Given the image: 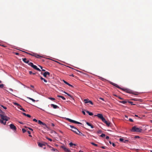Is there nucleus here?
<instances>
[{"instance_id": "f257e3e1", "label": "nucleus", "mask_w": 152, "mask_h": 152, "mask_svg": "<svg viewBox=\"0 0 152 152\" xmlns=\"http://www.w3.org/2000/svg\"><path fill=\"white\" fill-rule=\"evenodd\" d=\"M142 129L137 127L136 126H134L132 127V131L133 132H141L142 131Z\"/></svg>"}, {"instance_id": "f03ea898", "label": "nucleus", "mask_w": 152, "mask_h": 152, "mask_svg": "<svg viewBox=\"0 0 152 152\" xmlns=\"http://www.w3.org/2000/svg\"><path fill=\"white\" fill-rule=\"evenodd\" d=\"M38 145L41 147H42L44 149L46 148V145H47V144L45 142H38Z\"/></svg>"}, {"instance_id": "7ed1b4c3", "label": "nucleus", "mask_w": 152, "mask_h": 152, "mask_svg": "<svg viewBox=\"0 0 152 152\" xmlns=\"http://www.w3.org/2000/svg\"><path fill=\"white\" fill-rule=\"evenodd\" d=\"M29 65L31 66V67H32L34 69L36 70L39 71H41V70L39 69L36 66L34 65L33 64L32 62L29 63Z\"/></svg>"}, {"instance_id": "20e7f679", "label": "nucleus", "mask_w": 152, "mask_h": 152, "mask_svg": "<svg viewBox=\"0 0 152 152\" xmlns=\"http://www.w3.org/2000/svg\"><path fill=\"white\" fill-rule=\"evenodd\" d=\"M0 116L1 117V118L3 120L5 121H8L9 120L10 118L7 117L6 116L4 115L1 114H0Z\"/></svg>"}, {"instance_id": "39448f33", "label": "nucleus", "mask_w": 152, "mask_h": 152, "mask_svg": "<svg viewBox=\"0 0 152 152\" xmlns=\"http://www.w3.org/2000/svg\"><path fill=\"white\" fill-rule=\"evenodd\" d=\"M72 130L76 134L78 135H81V134H82V133L79 131V130L75 127L74 128V129H72Z\"/></svg>"}, {"instance_id": "423d86ee", "label": "nucleus", "mask_w": 152, "mask_h": 152, "mask_svg": "<svg viewBox=\"0 0 152 152\" xmlns=\"http://www.w3.org/2000/svg\"><path fill=\"white\" fill-rule=\"evenodd\" d=\"M121 90L124 91L126 92L127 93L129 94H136L134 93L132 91L128 89H123L122 88Z\"/></svg>"}, {"instance_id": "0eeeda50", "label": "nucleus", "mask_w": 152, "mask_h": 152, "mask_svg": "<svg viewBox=\"0 0 152 152\" xmlns=\"http://www.w3.org/2000/svg\"><path fill=\"white\" fill-rule=\"evenodd\" d=\"M94 116L98 117L102 121L104 119L102 115L101 114H98L97 115H94Z\"/></svg>"}, {"instance_id": "6e6552de", "label": "nucleus", "mask_w": 152, "mask_h": 152, "mask_svg": "<svg viewBox=\"0 0 152 152\" xmlns=\"http://www.w3.org/2000/svg\"><path fill=\"white\" fill-rule=\"evenodd\" d=\"M10 129L14 132L16 131L17 129L16 127L13 124H10Z\"/></svg>"}, {"instance_id": "1a4fd4ad", "label": "nucleus", "mask_w": 152, "mask_h": 152, "mask_svg": "<svg viewBox=\"0 0 152 152\" xmlns=\"http://www.w3.org/2000/svg\"><path fill=\"white\" fill-rule=\"evenodd\" d=\"M67 119L68 120V121H69L70 122H72V123H74L78 124H82L80 123V122H77V121H75L72 120V119H70L68 118Z\"/></svg>"}, {"instance_id": "9d476101", "label": "nucleus", "mask_w": 152, "mask_h": 152, "mask_svg": "<svg viewBox=\"0 0 152 152\" xmlns=\"http://www.w3.org/2000/svg\"><path fill=\"white\" fill-rule=\"evenodd\" d=\"M61 148L63 149L65 152H71L69 149L66 148L64 145L61 146Z\"/></svg>"}, {"instance_id": "9b49d317", "label": "nucleus", "mask_w": 152, "mask_h": 152, "mask_svg": "<svg viewBox=\"0 0 152 152\" xmlns=\"http://www.w3.org/2000/svg\"><path fill=\"white\" fill-rule=\"evenodd\" d=\"M102 121L105 123L107 126H109L110 124V122L109 121H106L104 118Z\"/></svg>"}, {"instance_id": "f8f14e48", "label": "nucleus", "mask_w": 152, "mask_h": 152, "mask_svg": "<svg viewBox=\"0 0 152 152\" xmlns=\"http://www.w3.org/2000/svg\"><path fill=\"white\" fill-rule=\"evenodd\" d=\"M50 106L51 107H53L54 109H57L59 108V107L58 106L53 104H51Z\"/></svg>"}, {"instance_id": "ddd939ff", "label": "nucleus", "mask_w": 152, "mask_h": 152, "mask_svg": "<svg viewBox=\"0 0 152 152\" xmlns=\"http://www.w3.org/2000/svg\"><path fill=\"white\" fill-rule=\"evenodd\" d=\"M22 60L24 63L28 64V65L29 63H30L29 62V61L27 60V59L26 58H22Z\"/></svg>"}, {"instance_id": "4468645a", "label": "nucleus", "mask_w": 152, "mask_h": 152, "mask_svg": "<svg viewBox=\"0 0 152 152\" xmlns=\"http://www.w3.org/2000/svg\"><path fill=\"white\" fill-rule=\"evenodd\" d=\"M110 83L111 84L113 85L114 86H115L116 87H117L119 89H121L122 88H120L117 84H115V83H114L112 82H111Z\"/></svg>"}, {"instance_id": "2eb2a0df", "label": "nucleus", "mask_w": 152, "mask_h": 152, "mask_svg": "<svg viewBox=\"0 0 152 152\" xmlns=\"http://www.w3.org/2000/svg\"><path fill=\"white\" fill-rule=\"evenodd\" d=\"M48 148H49L50 150L52 151H58L56 150V149L51 147V146L50 145H48Z\"/></svg>"}, {"instance_id": "dca6fc26", "label": "nucleus", "mask_w": 152, "mask_h": 152, "mask_svg": "<svg viewBox=\"0 0 152 152\" xmlns=\"http://www.w3.org/2000/svg\"><path fill=\"white\" fill-rule=\"evenodd\" d=\"M48 123L49 126H52L54 127L55 126L54 124L53 123L51 122V121H48Z\"/></svg>"}, {"instance_id": "f3484780", "label": "nucleus", "mask_w": 152, "mask_h": 152, "mask_svg": "<svg viewBox=\"0 0 152 152\" xmlns=\"http://www.w3.org/2000/svg\"><path fill=\"white\" fill-rule=\"evenodd\" d=\"M119 140L121 142H123L125 143H126L127 142H128L129 141L128 140H126L125 141H124V139L122 138H120Z\"/></svg>"}, {"instance_id": "a211bd4d", "label": "nucleus", "mask_w": 152, "mask_h": 152, "mask_svg": "<svg viewBox=\"0 0 152 152\" xmlns=\"http://www.w3.org/2000/svg\"><path fill=\"white\" fill-rule=\"evenodd\" d=\"M34 55H33V56H35L36 58H39L40 57H42L41 56H39L37 54L34 53Z\"/></svg>"}, {"instance_id": "6ab92c4d", "label": "nucleus", "mask_w": 152, "mask_h": 152, "mask_svg": "<svg viewBox=\"0 0 152 152\" xmlns=\"http://www.w3.org/2000/svg\"><path fill=\"white\" fill-rule=\"evenodd\" d=\"M86 124L88 126H90L91 128L93 129L94 128V126H93V125L90 124V123L88 122H86Z\"/></svg>"}, {"instance_id": "aec40b11", "label": "nucleus", "mask_w": 152, "mask_h": 152, "mask_svg": "<svg viewBox=\"0 0 152 152\" xmlns=\"http://www.w3.org/2000/svg\"><path fill=\"white\" fill-rule=\"evenodd\" d=\"M64 92L65 94H67L68 96H70L71 98L73 99L74 100V99L73 98V96L71 95H70V94H69L65 92V91H64Z\"/></svg>"}, {"instance_id": "412c9836", "label": "nucleus", "mask_w": 152, "mask_h": 152, "mask_svg": "<svg viewBox=\"0 0 152 152\" xmlns=\"http://www.w3.org/2000/svg\"><path fill=\"white\" fill-rule=\"evenodd\" d=\"M2 119H0V122L2 124H4L5 125L6 124V121H4Z\"/></svg>"}, {"instance_id": "4be33fe9", "label": "nucleus", "mask_w": 152, "mask_h": 152, "mask_svg": "<svg viewBox=\"0 0 152 152\" xmlns=\"http://www.w3.org/2000/svg\"><path fill=\"white\" fill-rule=\"evenodd\" d=\"M41 74H43V75L45 77H46L47 76V75H48V72H45L44 73H42V72H41Z\"/></svg>"}, {"instance_id": "5701e85b", "label": "nucleus", "mask_w": 152, "mask_h": 152, "mask_svg": "<svg viewBox=\"0 0 152 152\" xmlns=\"http://www.w3.org/2000/svg\"><path fill=\"white\" fill-rule=\"evenodd\" d=\"M23 114L25 116H26L30 118L31 116L30 115L26 114L25 113H23Z\"/></svg>"}, {"instance_id": "b1692460", "label": "nucleus", "mask_w": 152, "mask_h": 152, "mask_svg": "<svg viewBox=\"0 0 152 152\" xmlns=\"http://www.w3.org/2000/svg\"><path fill=\"white\" fill-rule=\"evenodd\" d=\"M42 127L45 129H46V128H48V127L47 125L44 123V124H42Z\"/></svg>"}, {"instance_id": "393cba45", "label": "nucleus", "mask_w": 152, "mask_h": 152, "mask_svg": "<svg viewBox=\"0 0 152 152\" xmlns=\"http://www.w3.org/2000/svg\"><path fill=\"white\" fill-rule=\"evenodd\" d=\"M57 96L58 97H60V98H61L64 100H65L66 99L65 98L64 96H60V95H58Z\"/></svg>"}, {"instance_id": "a878e982", "label": "nucleus", "mask_w": 152, "mask_h": 152, "mask_svg": "<svg viewBox=\"0 0 152 152\" xmlns=\"http://www.w3.org/2000/svg\"><path fill=\"white\" fill-rule=\"evenodd\" d=\"M88 101H89V100L88 99H86L84 100V101L85 103H88L89 102Z\"/></svg>"}, {"instance_id": "bb28decb", "label": "nucleus", "mask_w": 152, "mask_h": 152, "mask_svg": "<svg viewBox=\"0 0 152 152\" xmlns=\"http://www.w3.org/2000/svg\"><path fill=\"white\" fill-rule=\"evenodd\" d=\"M86 112L87 113H88L89 115H93V114L92 113L90 112H89V111H86Z\"/></svg>"}, {"instance_id": "cd10ccee", "label": "nucleus", "mask_w": 152, "mask_h": 152, "mask_svg": "<svg viewBox=\"0 0 152 152\" xmlns=\"http://www.w3.org/2000/svg\"><path fill=\"white\" fill-rule=\"evenodd\" d=\"M40 79H41L42 80H43V81H44L45 82V83H47V80H45V79H44V78H43L42 77H40Z\"/></svg>"}, {"instance_id": "c85d7f7f", "label": "nucleus", "mask_w": 152, "mask_h": 152, "mask_svg": "<svg viewBox=\"0 0 152 152\" xmlns=\"http://www.w3.org/2000/svg\"><path fill=\"white\" fill-rule=\"evenodd\" d=\"M38 123L41 125H42V124H44V123L42 122L40 120H39L38 121Z\"/></svg>"}, {"instance_id": "c756f323", "label": "nucleus", "mask_w": 152, "mask_h": 152, "mask_svg": "<svg viewBox=\"0 0 152 152\" xmlns=\"http://www.w3.org/2000/svg\"><path fill=\"white\" fill-rule=\"evenodd\" d=\"M48 99H49L53 101H54L55 100V99L53 98H52V97H49L48 98Z\"/></svg>"}, {"instance_id": "7c9ffc66", "label": "nucleus", "mask_w": 152, "mask_h": 152, "mask_svg": "<svg viewBox=\"0 0 152 152\" xmlns=\"http://www.w3.org/2000/svg\"><path fill=\"white\" fill-rule=\"evenodd\" d=\"M120 103H123V104H125L127 102L125 101H120Z\"/></svg>"}, {"instance_id": "2f4dec72", "label": "nucleus", "mask_w": 152, "mask_h": 152, "mask_svg": "<svg viewBox=\"0 0 152 152\" xmlns=\"http://www.w3.org/2000/svg\"><path fill=\"white\" fill-rule=\"evenodd\" d=\"M13 104L14 105H16L17 106V107H18V106H19V104L17 103H16V102H13Z\"/></svg>"}, {"instance_id": "473e14b6", "label": "nucleus", "mask_w": 152, "mask_h": 152, "mask_svg": "<svg viewBox=\"0 0 152 152\" xmlns=\"http://www.w3.org/2000/svg\"><path fill=\"white\" fill-rule=\"evenodd\" d=\"M29 74L30 75H31V74H33V75H35L36 73H33L31 71H30L29 72Z\"/></svg>"}, {"instance_id": "72a5a7b5", "label": "nucleus", "mask_w": 152, "mask_h": 152, "mask_svg": "<svg viewBox=\"0 0 152 152\" xmlns=\"http://www.w3.org/2000/svg\"><path fill=\"white\" fill-rule=\"evenodd\" d=\"M91 144H92V145L95 146H98V145L96 144L95 143H94V142H91Z\"/></svg>"}, {"instance_id": "f704fd0d", "label": "nucleus", "mask_w": 152, "mask_h": 152, "mask_svg": "<svg viewBox=\"0 0 152 152\" xmlns=\"http://www.w3.org/2000/svg\"><path fill=\"white\" fill-rule=\"evenodd\" d=\"M100 136L101 137H103L105 136V135L104 134H102L101 135H100Z\"/></svg>"}, {"instance_id": "c9c22d12", "label": "nucleus", "mask_w": 152, "mask_h": 152, "mask_svg": "<svg viewBox=\"0 0 152 152\" xmlns=\"http://www.w3.org/2000/svg\"><path fill=\"white\" fill-rule=\"evenodd\" d=\"M28 98L29 99L32 100L33 102H35V100L34 99H32L31 98H30V97H28Z\"/></svg>"}, {"instance_id": "e433bc0d", "label": "nucleus", "mask_w": 152, "mask_h": 152, "mask_svg": "<svg viewBox=\"0 0 152 152\" xmlns=\"http://www.w3.org/2000/svg\"><path fill=\"white\" fill-rule=\"evenodd\" d=\"M22 131L23 133H25L26 132V130L24 129H22Z\"/></svg>"}, {"instance_id": "4c0bfd02", "label": "nucleus", "mask_w": 152, "mask_h": 152, "mask_svg": "<svg viewBox=\"0 0 152 152\" xmlns=\"http://www.w3.org/2000/svg\"><path fill=\"white\" fill-rule=\"evenodd\" d=\"M88 103H89L90 104H91V105H93V102L89 100V101H88Z\"/></svg>"}, {"instance_id": "58836bf2", "label": "nucleus", "mask_w": 152, "mask_h": 152, "mask_svg": "<svg viewBox=\"0 0 152 152\" xmlns=\"http://www.w3.org/2000/svg\"><path fill=\"white\" fill-rule=\"evenodd\" d=\"M4 85L3 84H0V88H3L4 87Z\"/></svg>"}, {"instance_id": "ea45409f", "label": "nucleus", "mask_w": 152, "mask_h": 152, "mask_svg": "<svg viewBox=\"0 0 152 152\" xmlns=\"http://www.w3.org/2000/svg\"><path fill=\"white\" fill-rule=\"evenodd\" d=\"M102 132V131L101 130H99L98 131V133L99 134H101Z\"/></svg>"}, {"instance_id": "a19ab883", "label": "nucleus", "mask_w": 152, "mask_h": 152, "mask_svg": "<svg viewBox=\"0 0 152 152\" xmlns=\"http://www.w3.org/2000/svg\"><path fill=\"white\" fill-rule=\"evenodd\" d=\"M69 145L70 147H72V145H73V144L72 142H70L69 143Z\"/></svg>"}, {"instance_id": "79ce46f5", "label": "nucleus", "mask_w": 152, "mask_h": 152, "mask_svg": "<svg viewBox=\"0 0 152 152\" xmlns=\"http://www.w3.org/2000/svg\"><path fill=\"white\" fill-rule=\"evenodd\" d=\"M63 81L64 82V83L66 84L67 85L68 84V83L66 81H65V80H63Z\"/></svg>"}, {"instance_id": "37998d69", "label": "nucleus", "mask_w": 152, "mask_h": 152, "mask_svg": "<svg viewBox=\"0 0 152 152\" xmlns=\"http://www.w3.org/2000/svg\"><path fill=\"white\" fill-rule=\"evenodd\" d=\"M69 86L71 87H73V86L72 85H71L70 84H69L68 83V84H67Z\"/></svg>"}, {"instance_id": "c03bdc74", "label": "nucleus", "mask_w": 152, "mask_h": 152, "mask_svg": "<svg viewBox=\"0 0 152 152\" xmlns=\"http://www.w3.org/2000/svg\"><path fill=\"white\" fill-rule=\"evenodd\" d=\"M20 110H21L23 111H24V112L26 111L22 107H21V108L20 109Z\"/></svg>"}, {"instance_id": "a18cd8bd", "label": "nucleus", "mask_w": 152, "mask_h": 152, "mask_svg": "<svg viewBox=\"0 0 152 152\" xmlns=\"http://www.w3.org/2000/svg\"><path fill=\"white\" fill-rule=\"evenodd\" d=\"M129 121H130L131 122H133V120L132 119H131V118H129Z\"/></svg>"}, {"instance_id": "49530a36", "label": "nucleus", "mask_w": 152, "mask_h": 152, "mask_svg": "<svg viewBox=\"0 0 152 152\" xmlns=\"http://www.w3.org/2000/svg\"><path fill=\"white\" fill-rule=\"evenodd\" d=\"M20 110V109L21 108V107H21V105H20V104H19V106H18L17 107Z\"/></svg>"}, {"instance_id": "de8ad7c7", "label": "nucleus", "mask_w": 152, "mask_h": 152, "mask_svg": "<svg viewBox=\"0 0 152 152\" xmlns=\"http://www.w3.org/2000/svg\"><path fill=\"white\" fill-rule=\"evenodd\" d=\"M129 103L131 104L132 105H134V104H133V102H132L131 101H129Z\"/></svg>"}, {"instance_id": "09e8293b", "label": "nucleus", "mask_w": 152, "mask_h": 152, "mask_svg": "<svg viewBox=\"0 0 152 152\" xmlns=\"http://www.w3.org/2000/svg\"><path fill=\"white\" fill-rule=\"evenodd\" d=\"M112 144V145L114 147L115 146H116V145H115V143H113Z\"/></svg>"}, {"instance_id": "8fccbe9b", "label": "nucleus", "mask_w": 152, "mask_h": 152, "mask_svg": "<svg viewBox=\"0 0 152 152\" xmlns=\"http://www.w3.org/2000/svg\"><path fill=\"white\" fill-rule=\"evenodd\" d=\"M33 121H35V122H37V120L35 118H34L33 119Z\"/></svg>"}, {"instance_id": "3c124183", "label": "nucleus", "mask_w": 152, "mask_h": 152, "mask_svg": "<svg viewBox=\"0 0 152 152\" xmlns=\"http://www.w3.org/2000/svg\"><path fill=\"white\" fill-rule=\"evenodd\" d=\"M101 148H102V149H105L106 148V147H105V146H102L101 147Z\"/></svg>"}, {"instance_id": "603ef678", "label": "nucleus", "mask_w": 152, "mask_h": 152, "mask_svg": "<svg viewBox=\"0 0 152 152\" xmlns=\"http://www.w3.org/2000/svg\"><path fill=\"white\" fill-rule=\"evenodd\" d=\"M0 113H2L3 114H4V113L0 109Z\"/></svg>"}, {"instance_id": "864d4df0", "label": "nucleus", "mask_w": 152, "mask_h": 152, "mask_svg": "<svg viewBox=\"0 0 152 152\" xmlns=\"http://www.w3.org/2000/svg\"><path fill=\"white\" fill-rule=\"evenodd\" d=\"M82 113H83V114L84 115H86V113L84 111H82Z\"/></svg>"}, {"instance_id": "5fc2aeb1", "label": "nucleus", "mask_w": 152, "mask_h": 152, "mask_svg": "<svg viewBox=\"0 0 152 152\" xmlns=\"http://www.w3.org/2000/svg\"><path fill=\"white\" fill-rule=\"evenodd\" d=\"M15 54L16 55H19V53H17V52H15Z\"/></svg>"}, {"instance_id": "6e6d98bb", "label": "nucleus", "mask_w": 152, "mask_h": 152, "mask_svg": "<svg viewBox=\"0 0 152 152\" xmlns=\"http://www.w3.org/2000/svg\"><path fill=\"white\" fill-rule=\"evenodd\" d=\"M99 99H100L102 100H103L104 101V99L103 98H101V97L99 98Z\"/></svg>"}, {"instance_id": "4d7b16f0", "label": "nucleus", "mask_w": 152, "mask_h": 152, "mask_svg": "<svg viewBox=\"0 0 152 152\" xmlns=\"http://www.w3.org/2000/svg\"><path fill=\"white\" fill-rule=\"evenodd\" d=\"M70 127L72 129H74V128L75 127L74 126H70Z\"/></svg>"}, {"instance_id": "13d9d810", "label": "nucleus", "mask_w": 152, "mask_h": 152, "mask_svg": "<svg viewBox=\"0 0 152 152\" xmlns=\"http://www.w3.org/2000/svg\"><path fill=\"white\" fill-rule=\"evenodd\" d=\"M109 137H108V136H106V139H107V140L108 139H109Z\"/></svg>"}, {"instance_id": "bf43d9fd", "label": "nucleus", "mask_w": 152, "mask_h": 152, "mask_svg": "<svg viewBox=\"0 0 152 152\" xmlns=\"http://www.w3.org/2000/svg\"><path fill=\"white\" fill-rule=\"evenodd\" d=\"M135 138H139V137L138 136H135L134 137Z\"/></svg>"}, {"instance_id": "052dcab7", "label": "nucleus", "mask_w": 152, "mask_h": 152, "mask_svg": "<svg viewBox=\"0 0 152 152\" xmlns=\"http://www.w3.org/2000/svg\"><path fill=\"white\" fill-rule=\"evenodd\" d=\"M48 140L50 141H52V140L50 138H48Z\"/></svg>"}, {"instance_id": "680f3d73", "label": "nucleus", "mask_w": 152, "mask_h": 152, "mask_svg": "<svg viewBox=\"0 0 152 152\" xmlns=\"http://www.w3.org/2000/svg\"><path fill=\"white\" fill-rule=\"evenodd\" d=\"M69 76H72L73 77H74V75L72 74L70 75Z\"/></svg>"}, {"instance_id": "e2e57ef3", "label": "nucleus", "mask_w": 152, "mask_h": 152, "mask_svg": "<svg viewBox=\"0 0 152 152\" xmlns=\"http://www.w3.org/2000/svg\"><path fill=\"white\" fill-rule=\"evenodd\" d=\"M30 130H31L32 131H33V130L32 129H31V128H28Z\"/></svg>"}, {"instance_id": "0e129e2a", "label": "nucleus", "mask_w": 152, "mask_h": 152, "mask_svg": "<svg viewBox=\"0 0 152 152\" xmlns=\"http://www.w3.org/2000/svg\"><path fill=\"white\" fill-rule=\"evenodd\" d=\"M25 53H27V54H29V55H32V54H31V53H27V52H25Z\"/></svg>"}, {"instance_id": "69168bd1", "label": "nucleus", "mask_w": 152, "mask_h": 152, "mask_svg": "<svg viewBox=\"0 0 152 152\" xmlns=\"http://www.w3.org/2000/svg\"><path fill=\"white\" fill-rule=\"evenodd\" d=\"M9 90L11 91H13V90L12 89V88H10Z\"/></svg>"}, {"instance_id": "338daca9", "label": "nucleus", "mask_w": 152, "mask_h": 152, "mask_svg": "<svg viewBox=\"0 0 152 152\" xmlns=\"http://www.w3.org/2000/svg\"><path fill=\"white\" fill-rule=\"evenodd\" d=\"M27 132L29 134H31V132L29 131H28Z\"/></svg>"}, {"instance_id": "774afa93", "label": "nucleus", "mask_w": 152, "mask_h": 152, "mask_svg": "<svg viewBox=\"0 0 152 152\" xmlns=\"http://www.w3.org/2000/svg\"><path fill=\"white\" fill-rule=\"evenodd\" d=\"M3 108H4L5 109H7V107H3Z\"/></svg>"}]
</instances>
